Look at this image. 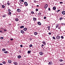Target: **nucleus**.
Instances as JSON below:
<instances>
[{
	"label": "nucleus",
	"instance_id": "nucleus-1",
	"mask_svg": "<svg viewBox=\"0 0 65 65\" xmlns=\"http://www.w3.org/2000/svg\"><path fill=\"white\" fill-rule=\"evenodd\" d=\"M47 6H48V5H47V4H45L44 6L45 8H46L47 7Z\"/></svg>",
	"mask_w": 65,
	"mask_h": 65
},
{
	"label": "nucleus",
	"instance_id": "nucleus-2",
	"mask_svg": "<svg viewBox=\"0 0 65 65\" xmlns=\"http://www.w3.org/2000/svg\"><path fill=\"white\" fill-rule=\"evenodd\" d=\"M50 26H48V27H47V28H48V30L49 31H50Z\"/></svg>",
	"mask_w": 65,
	"mask_h": 65
},
{
	"label": "nucleus",
	"instance_id": "nucleus-3",
	"mask_svg": "<svg viewBox=\"0 0 65 65\" xmlns=\"http://www.w3.org/2000/svg\"><path fill=\"white\" fill-rule=\"evenodd\" d=\"M24 4L25 5V6H27L28 4H27V3L26 2H25L24 3Z\"/></svg>",
	"mask_w": 65,
	"mask_h": 65
},
{
	"label": "nucleus",
	"instance_id": "nucleus-4",
	"mask_svg": "<svg viewBox=\"0 0 65 65\" xmlns=\"http://www.w3.org/2000/svg\"><path fill=\"white\" fill-rule=\"evenodd\" d=\"M60 36H58L57 37V39H60Z\"/></svg>",
	"mask_w": 65,
	"mask_h": 65
},
{
	"label": "nucleus",
	"instance_id": "nucleus-5",
	"mask_svg": "<svg viewBox=\"0 0 65 65\" xmlns=\"http://www.w3.org/2000/svg\"><path fill=\"white\" fill-rule=\"evenodd\" d=\"M40 55H43V53H42V52H40Z\"/></svg>",
	"mask_w": 65,
	"mask_h": 65
},
{
	"label": "nucleus",
	"instance_id": "nucleus-6",
	"mask_svg": "<svg viewBox=\"0 0 65 65\" xmlns=\"http://www.w3.org/2000/svg\"><path fill=\"white\" fill-rule=\"evenodd\" d=\"M21 33H22L23 34L24 33V31L23 30H21Z\"/></svg>",
	"mask_w": 65,
	"mask_h": 65
},
{
	"label": "nucleus",
	"instance_id": "nucleus-7",
	"mask_svg": "<svg viewBox=\"0 0 65 65\" xmlns=\"http://www.w3.org/2000/svg\"><path fill=\"white\" fill-rule=\"evenodd\" d=\"M17 10L18 12H21V10L20 9H18Z\"/></svg>",
	"mask_w": 65,
	"mask_h": 65
},
{
	"label": "nucleus",
	"instance_id": "nucleus-8",
	"mask_svg": "<svg viewBox=\"0 0 65 65\" xmlns=\"http://www.w3.org/2000/svg\"><path fill=\"white\" fill-rule=\"evenodd\" d=\"M62 13L63 14H65V11H63L62 12Z\"/></svg>",
	"mask_w": 65,
	"mask_h": 65
},
{
	"label": "nucleus",
	"instance_id": "nucleus-9",
	"mask_svg": "<svg viewBox=\"0 0 65 65\" xmlns=\"http://www.w3.org/2000/svg\"><path fill=\"white\" fill-rule=\"evenodd\" d=\"M13 64H14L15 65H18V63H17L16 62H14L13 63Z\"/></svg>",
	"mask_w": 65,
	"mask_h": 65
},
{
	"label": "nucleus",
	"instance_id": "nucleus-10",
	"mask_svg": "<svg viewBox=\"0 0 65 65\" xmlns=\"http://www.w3.org/2000/svg\"><path fill=\"white\" fill-rule=\"evenodd\" d=\"M38 24L39 25H41V23L40 22H38Z\"/></svg>",
	"mask_w": 65,
	"mask_h": 65
},
{
	"label": "nucleus",
	"instance_id": "nucleus-11",
	"mask_svg": "<svg viewBox=\"0 0 65 65\" xmlns=\"http://www.w3.org/2000/svg\"><path fill=\"white\" fill-rule=\"evenodd\" d=\"M18 59H20L21 58V56L20 55L18 56Z\"/></svg>",
	"mask_w": 65,
	"mask_h": 65
},
{
	"label": "nucleus",
	"instance_id": "nucleus-12",
	"mask_svg": "<svg viewBox=\"0 0 65 65\" xmlns=\"http://www.w3.org/2000/svg\"><path fill=\"white\" fill-rule=\"evenodd\" d=\"M35 35H37V33L36 32H35L34 33Z\"/></svg>",
	"mask_w": 65,
	"mask_h": 65
},
{
	"label": "nucleus",
	"instance_id": "nucleus-13",
	"mask_svg": "<svg viewBox=\"0 0 65 65\" xmlns=\"http://www.w3.org/2000/svg\"><path fill=\"white\" fill-rule=\"evenodd\" d=\"M11 60H8V63H11Z\"/></svg>",
	"mask_w": 65,
	"mask_h": 65
},
{
	"label": "nucleus",
	"instance_id": "nucleus-14",
	"mask_svg": "<svg viewBox=\"0 0 65 65\" xmlns=\"http://www.w3.org/2000/svg\"><path fill=\"white\" fill-rule=\"evenodd\" d=\"M33 20H34V21H36V18H33Z\"/></svg>",
	"mask_w": 65,
	"mask_h": 65
},
{
	"label": "nucleus",
	"instance_id": "nucleus-15",
	"mask_svg": "<svg viewBox=\"0 0 65 65\" xmlns=\"http://www.w3.org/2000/svg\"><path fill=\"white\" fill-rule=\"evenodd\" d=\"M20 2H23H23H24V1L23 0H20V1H19Z\"/></svg>",
	"mask_w": 65,
	"mask_h": 65
},
{
	"label": "nucleus",
	"instance_id": "nucleus-16",
	"mask_svg": "<svg viewBox=\"0 0 65 65\" xmlns=\"http://www.w3.org/2000/svg\"><path fill=\"white\" fill-rule=\"evenodd\" d=\"M27 29L26 28H25L24 29V31H27Z\"/></svg>",
	"mask_w": 65,
	"mask_h": 65
},
{
	"label": "nucleus",
	"instance_id": "nucleus-17",
	"mask_svg": "<svg viewBox=\"0 0 65 65\" xmlns=\"http://www.w3.org/2000/svg\"><path fill=\"white\" fill-rule=\"evenodd\" d=\"M43 43L44 44V45H45V44H46V42H45L44 41L43 42Z\"/></svg>",
	"mask_w": 65,
	"mask_h": 65
},
{
	"label": "nucleus",
	"instance_id": "nucleus-18",
	"mask_svg": "<svg viewBox=\"0 0 65 65\" xmlns=\"http://www.w3.org/2000/svg\"><path fill=\"white\" fill-rule=\"evenodd\" d=\"M52 62H50L48 63V65H51L52 64Z\"/></svg>",
	"mask_w": 65,
	"mask_h": 65
},
{
	"label": "nucleus",
	"instance_id": "nucleus-19",
	"mask_svg": "<svg viewBox=\"0 0 65 65\" xmlns=\"http://www.w3.org/2000/svg\"><path fill=\"white\" fill-rule=\"evenodd\" d=\"M53 9L54 10H56V7H53Z\"/></svg>",
	"mask_w": 65,
	"mask_h": 65
},
{
	"label": "nucleus",
	"instance_id": "nucleus-20",
	"mask_svg": "<svg viewBox=\"0 0 65 65\" xmlns=\"http://www.w3.org/2000/svg\"><path fill=\"white\" fill-rule=\"evenodd\" d=\"M20 28H24V26H21L20 27Z\"/></svg>",
	"mask_w": 65,
	"mask_h": 65
},
{
	"label": "nucleus",
	"instance_id": "nucleus-21",
	"mask_svg": "<svg viewBox=\"0 0 65 65\" xmlns=\"http://www.w3.org/2000/svg\"><path fill=\"white\" fill-rule=\"evenodd\" d=\"M60 20H63V18L62 17H61L60 19H59Z\"/></svg>",
	"mask_w": 65,
	"mask_h": 65
},
{
	"label": "nucleus",
	"instance_id": "nucleus-22",
	"mask_svg": "<svg viewBox=\"0 0 65 65\" xmlns=\"http://www.w3.org/2000/svg\"><path fill=\"white\" fill-rule=\"evenodd\" d=\"M2 7L3 8H4V7H5V6L4 5H3L2 6Z\"/></svg>",
	"mask_w": 65,
	"mask_h": 65
},
{
	"label": "nucleus",
	"instance_id": "nucleus-23",
	"mask_svg": "<svg viewBox=\"0 0 65 65\" xmlns=\"http://www.w3.org/2000/svg\"><path fill=\"white\" fill-rule=\"evenodd\" d=\"M59 27V25H56V28H57L58 27Z\"/></svg>",
	"mask_w": 65,
	"mask_h": 65
},
{
	"label": "nucleus",
	"instance_id": "nucleus-24",
	"mask_svg": "<svg viewBox=\"0 0 65 65\" xmlns=\"http://www.w3.org/2000/svg\"><path fill=\"white\" fill-rule=\"evenodd\" d=\"M4 53L5 54H7L8 53V52L7 51H5Z\"/></svg>",
	"mask_w": 65,
	"mask_h": 65
},
{
	"label": "nucleus",
	"instance_id": "nucleus-25",
	"mask_svg": "<svg viewBox=\"0 0 65 65\" xmlns=\"http://www.w3.org/2000/svg\"><path fill=\"white\" fill-rule=\"evenodd\" d=\"M31 53V51H28V54H30Z\"/></svg>",
	"mask_w": 65,
	"mask_h": 65
},
{
	"label": "nucleus",
	"instance_id": "nucleus-26",
	"mask_svg": "<svg viewBox=\"0 0 65 65\" xmlns=\"http://www.w3.org/2000/svg\"><path fill=\"white\" fill-rule=\"evenodd\" d=\"M6 50L5 49H2V51H5Z\"/></svg>",
	"mask_w": 65,
	"mask_h": 65
},
{
	"label": "nucleus",
	"instance_id": "nucleus-27",
	"mask_svg": "<svg viewBox=\"0 0 65 65\" xmlns=\"http://www.w3.org/2000/svg\"><path fill=\"white\" fill-rule=\"evenodd\" d=\"M15 21H18V18H16L15 19Z\"/></svg>",
	"mask_w": 65,
	"mask_h": 65
},
{
	"label": "nucleus",
	"instance_id": "nucleus-28",
	"mask_svg": "<svg viewBox=\"0 0 65 65\" xmlns=\"http://www.w3.org/2000/svg\"><path fill=\"white\" fill-rule=\"evenodd\" d=\"M61 38H62V39H63V38H64V37H63V36H61Z\"/></svg>",
	"mask_w": 65,
	"mask_h": 65
},
{
	"label": "nucleus",
	"instance_id": "nucleus-29",
	"mask_svg": "<svg viewBox=\"0 0 65 65\" xmlns=\"http://www.w3.org/2000/svg\"><path fill=\"white\" fill-rule=\"evenodd\" d=\"M59 61L60 62H62V61H63V60L60 59L59 60Z\"/></svg>",
	"mask_w": 65,
	"mask_h": 65
},
{
	"label": "nucleus",
	"instance_id": "nucleus-30",
	"mask_svg": "<svg viewBox=\"0 0 65 65\" xmlns=\"http://www.w3.org/2000/svg\"><path fill=\"white\" fill-rule=\"evenodd\" d=\"M2 63L3 64H5L6 63V62H5V61L3 62Z\"/></svg>",
	"mask_w": 65,
	"mask_h": 65
},
{
	"label": "nucleus",
	"instance_id": "nucleus-31",
	"mask_svg": "<svg viewBox=\"0 0 65 65\" xmlns=\"http://www.w3.org/2000/svg\"><path fill=\"white\" fill-rule=\"evenodd\" d=\"M8 14H11V13L10 12H9Z\"/></svg>",
	"mask_w": 65,
	"mask_h": 65
},
{
	"label": "nucleus",
	"instance_id": "nucleus-32",
	"mask_svg": "<svg viewBox=\"0 0 65 65\" xmlns=\"http://www.w3.org/2000/svg\"><path fill=\"white\" fill-rule=\"evenodd\" d=\"M8 11H11V10L10 9H8Z\"/></svg>",
	"mask_w": 65,
	"mask_h": 65
},
{
	"label": "nucleus",
	"instance_id": "nucleus-33",
	"mask_svg": "<svg viewBox=\"0 0 65 65\" xmlns=\"http://www.w3.org/2000/svg\"><path fill=\"white\" fill-rule=\"evenodd\" d=\"M53 39H55V40L56 39V38H55V37H53Z\"/></svg>",
	"mask_w": 65,
	"mask_h": 65
},
{
	"label": "nucleus",
	"instance_id": "nucleus-34",
	"mask_svg": "<svg viewBox=\"0 0 65 65\" xmlns=\"http://www.w3.org/2000/svg\"><path fill=\"white\" fill-rule=\"evenodd\" d=\"M31 13L32 14H33V13H34V12L32 11L31 12Z\"/></svg>",
	"mask_w": 65,
	"mask_h": 65
},
{
	"label": "nucleus",
	"instance_id": "nucleus-35",
	"mask_svg": "<svg viewBox=\"0 0 65 65\" xmlns=\"http://www.w3.org/2000/svg\"><path fill=\"white\" fill-rule=\"evenodd\" d=\"M3 38H4L3 37H2L0 38V39H3Z\"/></svg>",
	"mask_w": 65,
	"mask_h": 65
},
{
	"label": "nucleus",
	"instance_id": "nucleus-36",
	"mask_svg": "<svg viewBox=\"0 0 65 65\" xmlns=\"http://www.w3.org/2000/svg\"><path fill=\"white\" fill-rule=\"evenodd\" d=\"M32 46V44H31V45H29L30 47H31Z\"/></svg>",
	"mask_w": 65,
	"mask_h": 65
},
{
	"label": "nucleus",
	"instance_id": "nucleus-37",
	"mask_svg": "<svg viewBox=\"0 0 65 65\" xmlns=\"http://www.w3.org/2000/svg\"><path fill=\"white\" fill-rule=\"evenodd\" d=\"M38 15H41V13H39L38 14Z\"/></svg>",
	"mask_w": 65,
	"mask_h": 65
},
{
	"label": "nucleus",
	"instance_id": "nucleus-38",
	"mask_svg": "<svg viewBox=\"0 0 65 65\" xmlns=\"http://www.w3.org/2000/svg\"><path fill=\"white\" fill-rule=\"evenodd\" d=\"M5 17H6V16L5 15H4L3 16V18H4Z\"/></svg>",
	"mask_w": 65,
	"mask_h": 65
},
{
	"label": "nucleus",
	"instance_id": "nucleus-39",
	"mask_svg": "<svg viewBox=\"0 0 65 65\" xmlns=\"http://www.w3.org/2000/svg\"><path fill=\"white\" fill-rule=\"evenodd\" d=\"M20 47H23V45H20Z\"/></svg>",
	"mask_w": 65,
	"mask_h": 65
},
{
	"label": "nucleus",
	"instance_id": "nucleus-40",
	"mask_svg": "<svg viewBox=\"0 0 65 65\" xmlns=\"http://www.w3.org/2000/svg\"><path fill=\"white\" fill-rule=\"evenodd\" d=\"M20 4H23V3L22 2H20Z\"/></svg>",
	"mask_w": 65,
	"mask_h": 65
},
{
	"label": "nucleus",
	"instance_id": "nucleus-41",
	"mask_svg": "<svg viewBox=\"0 0 65 65\" xmlns=\"http://www.w3.org/2000/svg\"><path fill=\"white\" fill-rule=\"evenodd\" d=\"M7 4L8 5H9V4H10L9 3H7Z\"/></svg>",
	"mask_w": 65,
	"mask_h": 65
},
{
	"label": "nucleus",
	"instance_id": "nucleus-42",
	"mask_svg": "<svg viewBox=\"0 0 65 65\" xmlns=\"http://www.w3.org/2000/svg\"><path fill=\"white\" fill-rule=\"evenodd\" d=\"M60 11V10H58L57 11V12H59Z\"/></svg>",
	"mask_w": 65,
	"mask_h": 65
},
{
	"label": "nucleus",
	"instance_id": "nucleus-43",
	"mask_svg": "<svg viewBox=\"0 0 65 65\" xmlns=\"http://www.w3.org/2000/svg\"><path fill=\"white\" fill-rule=\"evenodd\" d=\"M60 4H62L63 3V2H60Z\"/></svg>",
	"mask_w": 65,
	"mask_h": 65
},
{
	"label": "nucleus",
	"instance_id": "nucleus-44",
	"mask_svg": "<svg viewBox=\"0 0 65 65\" xmlns=\"http://www.w3.org/2000/svg\"><path fill=\"white\" fill-rule=\"evenodd\" d=\"M36 11H38V9H36Z\"/></svg>",
	"mask_w": 65,
	"mask_h": 65
},
{
	"label": "nucleus",
	"instance_id": "nucleus-45",
	"mask_svg": "<svg viewBox=\"0 0 65 65\" xmlns=\"http://www.w3.org/2000/svg\"><path fill=\"white\" fill-rule=\"evenodd\" d=\"M46 17H44V19H46Z\"/></svg>",
	"mask_w": 65,
	"mask_h": 65
},
{
	"label": "nucleus",
	"instance_id": "nucleus-46",
	"mask_svg": "<svg viewBox=\"0 0 65 65\" xmlns=\"http://www.w3.org/2000/svg\"><path fill=\"white\" fill-rule=\"evenodd\" d=\"M4 31H7V30L6 29H4Z\"/></svg>",
	"mask_w": 65,
	"mask_h": 65
},
{
	"label": "nucleus",
	"instance_id": "nucleus-47",
	"mask_svg": "<svg viewBox=\"0 0 65 65\" xmlns=\"http://www.w3.org/2000/svg\"><path fill=\"white\" fill-rule=\"evenodd\" d=\"M48 34L49 35H51V32H49L48 33Z\"/></svg>",
	"mask_w": 65,
	"mask_h": 65
},
{
	"label": "nucleus",
	"instance_id": "nucleus-48",
	"mask_svg": "<svg viewBox=\"0 0 65 65\" xmlns=\"http://www.w3.org/2000/svg\"><path fill=\"white\" fill-rule=\"evenodd\" d=\"M10 40H11V41L13 40V39H10Z\"/></svg>",
	"mask_w": 65,
	"mask_h": 65
},
{
	"label": "nucleus",
	"instance_id": "nucleus-49",
	"mask_svg": "<svg viewBox=\"0 0 65 65\" xmlns=\"http://www.w3.org/2000/svg\"><path fill=\"white\" fill-rule=\"evenodd\" d=\"M61 29V27H59L58 28V29Z\"/></svg>",
	"mask_w": 65,
	"mask_h": 65
},
{
	"label": "nucleus",
	"instance_id": "nucleus-50",
	"mask_svg": "<svg viewBox=\"0 0 65 65\" xmlns=\"http://www.w3.org/2000/svg\"><path fill=\"white\" fill-rule=\"evenodd\" d=\"M34 2H35V3H36V1H34Z\"/></svg>",
	"mask_w": 65,
	"mask_h": 65
},
{
	"label": "nucleus",
	"instance_id": "nucleus-51",
	"mask_svg": "<svg viewBox=\"0 0 65 65\" xmlns=\"http://www.w3.org/2000/svg\"><path fill=\"white\" fill-rule=\"evenodd\" d=\"M48 9L49 10H50V8H49Z\"/></svg>",
	"mask_w": 65,
	"mask_h": 65
},
{
	"label": "nucleus",
	"instance_id": "nucleus-52",
	"mask_svg": "<svg viewBox=\"0 0 65 65\" xmlns=\"http://www.w3.org/2000/svg\"><path fill=\"white\" fill-rule=\"evenodd\" d=\"M0 65H3V64H2V63H0Z\"/></svg>",
	"mask_w": 65,
	"mask_h": 65
},
{
	"label": "nucleus",
	"instance_id": "nucleus-53",
	"mask_svg": "<svg viewBox=\"0 0 65 65\" xmlns=\"http://www.w3.org/2000/svg\"><path fill=\"white\" fill-rule=\"evenodd\" d=\"M37 7H39V5H37Z\"/></svg>",
	"mask_w": 65,
	"mask_h": 65
},
{
	"label": "nucleus",
	"instance_id": "nucleus-54",
	"mask_svg": "<svg viewBox=\"0 0 65 65\" xmlns=\"http://www.w3.org/2000/svg\"><path fill=\"white\" fill-rule=\"evenodd\" d=\"M42 46H44V45H43V44H42Z\"/></svg>",
	"mask_w": 65,
	"mask_h": 65
},
{
	"label": "nucleus",
	"instance_id": "nucleus-55",
	"mask_svg": "<svg viewBox=\"0 0 65 65\" xmlns=\"http://www.w3.org/2000/svg\"><path fill=\"white\" fill-rule=\"evenodd\" d=\"M0 32H2V31H0Z\"/></svg>",
	"mask_w": 65,
	"mask_h": 65
},
{
	"label": "nucleus",
	"instance_id": "nucleus-56",
	"mask_svg": "<svg viewBox=\"0 0 65 65\" xmlns=\"http://www.w3.org/2000/svg\"><path fill=\"white\" fill-rule=\"evenodd\" d=\"M60 65H63V64H60Z\"/></svg>",
	"mask_w": 65,
	"mask_h": 65
},
{
	"label": "nucleus",
	"instance_id": "nucleus-57",
	"mask_svg": "<svg viewBox=\"0 0 65 65\" xmlns=\"http://www.w3.org/2000/svg\"><path fill=\"white\" fill-rule=\"evenodd\" d=\"M22 6V5H21V6Z\"/></svg>",
	"mask_w": 65,
	"mask_h": 65
},
{
	"label": "nucleus",
	"instance_id": "nucleus-58",
	"mask_svg": "<svg viewBox=\"0 0 65 65\" xmlns=\"http://www.w3.org/2000/svg\"><path fill=\"white\" fill-rule=\"evenodd\" d=\"M19 5H21V4H19Z\"/></svg>",
	"mask_w": 65,
	"mask_h": 65
}]
</instances>
